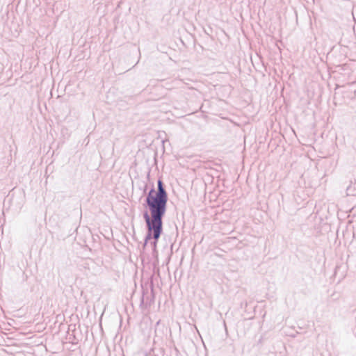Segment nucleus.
<instances>
[{"label": "nucleus", "mask_w": 356, "mask_h": 356, "mask_svg": "<svg viewBox=\"0 0 356 356\" xmlns=\"http://www.w3.org/2000/svg\"><path fill=\"white\" fill-rule=\"evenodd\" d=\"M147 184L144 183L143 194L146 195L143 206L147 209L143 213V217L146 224L147 233L145 236L143 247L150 241L154 250H156L157 243L163 233V218H164L168 200V195L165 184L161 179L157 180V189L155 190L152 184L147 193Z\"/></svg>", "instance_id": "nucleus-1"}, {"label": "nucleus", "mask_w": 356, "mask_h": 356, "mask_svg": "<svg viewBox=\"0 0 356 356\" xmlns=\"http://www.w3.org/2000/svg\"><path fill=\"white\" fill-rule=\"evenodd\" d=\"M151 294L148 295V291H147L146 293L145 292V290L143 289V295L140 300V305L145 304L150 305L152 302H154V285L153 283H151Z\"/></svg>", "instance_id": "nucleus-2"}, {"label": "nucleus", "mask_w": 356, "mask_h": 356, "mask_svg": "<svg viewBox=\"0 0 356 356\" xmlns=\"http://www.w3.org/2000/svg\"><path fill=\"white\" fill-rule=\"evenodd\" d=\"M74 332V331L73 332ZM67 339L69 340V342L75 345L77 344L79 341V339L76 337V335L74 333L72 334H68Z\"/></svg>", "instance_id": "nucleus-3"}, {"label": "nucleus", "mask_w": 356, "mask_h": 356, "mask_svg": "<svg viewBox=\"0 0 356 356\" xmlns=\"http://www.w3.org/2000/svg\"><path fill=\"white\" fill-rule=\"evenodd\" d=\"M147 178L149 179V173L147 174Z\"/></svg>", "instance_id": "nucleus-4"}]
</instances>
